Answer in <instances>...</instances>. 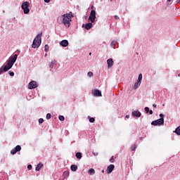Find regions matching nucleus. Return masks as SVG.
Masks as SVG:
<instances>
[{
  "mask_svg": "<svg viewBox=\"0 0 180 180\" xmlns=\"http://www.w3.org/2000/svg\"><path fill=\"white\" fill-rule=\"evenodd\" d=\"M72 18H74V15H72V12L70 11L69 13L59 15L57 18V22L59 25H63L67 29H68V27L71 26Z\"/></svg>",
  "mask_w": 180,
  "mask_h": 180,
  "instance_id": "1",
  "label": "nucleus"
},
{
  "mask_svg": "<svg viewBox=\"0 0 180 180\" xmlns=\"http://www.w3.org/2000/svg\"><path fill=\"white\" fill-rule=\"evenodd\" d=\"M16 60H18V54H15L11 56L8 60L6 65L4 67L2 66L0 68V75L2 74V72H4H4H6V71H9V70H11L12 67H13V65L16 62Z\"/></svg>",
  "mask_w": 180,
  "mask_h": 180,
  "instance_id": "2",
  "label": "nucleus"
},
{
  "mask_svg": "<svg viewBox=\"0 0 180 180\" xmlns=\"http://www.w3.org/2000/svg\"><path fill=\"white\" fill-rule=\"evenodd\" d=\"M41 34H43L41 32L38 34L34 39L32 49H38V47H40V44H41Z\"/></svg>",
  "mask_w": 180,
  "mask_h": 180,
  "instance_id": "3",
  "label": "nucleus"
},
{
  "mask_svg": "<svg viewBox=\"0 0 180 180\" xmlns=\"http://www.w3.org/2000/svg\"><path fill=\"white\" fill-rule=\"evenodd\" d=\"M30 5V4L29 3V1H24L21 6V8L25 15L30 12V10L29 9Z\"/></svg>",
  "mask_w": 180,
  "mask_h": 180,
  "instance_id": "4",
  "label": "nucleus"
},
{
  "mask_svg": "<svg viewBox=\"0 0 180 180\" xmlns=\"http://www.w3.org/2000/svg\"><path fill=\"white\" fill-rule=\"evenodd\" d=\"M95 19H96V11H95V10H91L90 15L89 16V20H91V23H94Z\"/></svg>",
  "mask_w": 180,
  "mask_h": 180,
  "instance_id": "5",
  "label": "nucleus"
},
{
  "mask_svg": "<svg viewBox=\"0 0 180 180\" xmlns=\"http://www.w3.org/2000/svg\"><path fill=\"white\" fill-rule=\"evenodd\" d=\"M152 126H161L164 124V118H160L151 122Z\"/></svg>",
  "mask_w": 180,
  "mask_h": 180,
  "instance_id": "6",
  "label": "nucleus"
},
{
  "mask_svg": "<svg viewBox=\"0 0 180 180\" xmlns=\"http://www.w3.org/2000/svg\"><path fill=\"white\" fill-rule=\"evenodd\" d=\"M38 85H37V82H36V81H31L29 84H28V89H34L36 88H37Z\"/></svg>",
  "mask_w": 180,
  "mask_h": 180,
  "instance_id": "7",
  "label": "nucleus"
},
{
  "mask_svg": "<svg viewBox=\"0 0 180 180\" xmlns=\"http://www.w3.org/2000/svg\"><path fill=\"white\" fill-rule=\"evenodd\" d=\"M20 150H22V147H20V145H18L15 148L11 150V154H12V155H15V154H16L18 151H20Z\"/></svg>",
  "mask_w": 180,
  "mask_h": 180,
  "instance_id": "8",
  "label": "nucleus"
},
{
  "mask_svg": "<svg viewBox=\"0 0 180 180\" xmlns=\"http://www.w3.org/2000/svg\"><path fill=\"white\" fill-rule=\"evenodd\" d=\"M113 169H115V165H110L108 167H107V174H110L112 173V172L113 171Z\"/></svg>",
  "mask_w": 180,
  "mask_h": 180,
  "instance_id": "9",
  "label": "nucleus"
},
{
  "mask_svg": "<svg viewBox=\"0 0 180 180\" xmlns=\"http://www.w3.org/2000/svg\"><path fill=\"white\" fill-rule=\"evenodd\" d=\"M107 64L108 68H112V67H113V64H115V62H113V59L110 58L107 60Z\"/></svg>",
  "mask_w": 180,
  "mask_h": 180,
  "instance_id": "10",
  "label": "nucleus"
},
{
  "mask_svg": "<svg viewBox=\"0 0 180 180\" xmlns=\"http://www.w3.org/2000/svg\"><path fill=\"white\" fill-rule=\"evenodd\" d=\"M92 94L94 95V96H102V92L98 89L93 91Z\"/></svg>",
  "mask_w": 180,
  "mask_h": 180,
  "instance_id": "11",
  "label": "nucleus"
},
{
  "mask_svg": "<svg viewBox=\"0 0 180 180\" xmlns=\"http://www.w3.org/2000/svg\"><path fill=\"white\" fill-rule=\"evenodd\" d=\"M132 115L134 116V117H140L141 116V112L139 110H135L132 112Z\"/></svg>",
  "mask_w": 180,
  "mask_h": 180,
  "instance_id": "12",
  "label": "nucleus"
},
{
  "mask_svg": "<svg viewBox=\"0 0 180 180\" xmlns=\"http://www.w3.org/2000/svg\"><path fill=\"white\" fill-rule=\"evenodd\" d=\"M60 44L62 46V47H67L68 46V41L63 40L60 41Z\"/></svg>",
  "mask_w": 180,
  "mask_h": 180,
  "instance_id": "13",
  "label": "nucleus"
},
{
  "mask_svg": "<svg viewBox=\"0 0 180 180\" xmlns=\"http://www.w3.org/2000/svg\"><path fill=\"white\" fill-rule=\"evenodd\" d=\"M41 168H43V164L39 163V164L37 165V167H36V168H35V170H36V171H40V170L41 169Z\"/></svg>",
  "mask_w": 180,
  "mask_h": 180,
  "instance_id": "14",
  "label": "nucleus"
},
{
  "mask_svg": "<svg viewBox=\"0 0 180 180\" xmlns=\"http://www.w3.org/2000/svg\"><path fill=\"white\" fill-rule=\"evenodd\" d=\"M70 169L71 171H73L74 172H75V171L78 169V167H77V165H72L70 167Z\"/></svg>",
  "mask_w": 180,
  "mask_h": 180,
  "instance_id": "15",
  "label": "nucleus"
},
{
  "mask_svg": "<svg viewBox=\"0 0 180 180\" xmlns=\"http://www.w3.org/2000/svg\"><path fill=\"white\" fill-rule=\"evenodd\" d=\"M91 27H92V23L91 22L87 23L85 25V29L86 30H89V29H91Z\"/></svg>",
  "mask_w": 180,
  "mask_h": 180,
  "instance_id": "16",
  "label": "nucleus"
},
{
  "mask_svg": "<svg viewBox=\"0 0 180 180\" xmlns=\"http://www.w3.org/2000/svg\"><path fill=\"white\" fill-rule=\"evenodd\" d=\"M140 85H141V82L137 81V82H136L134 86V89H137V88H139V86H140Z\"/></svg>",
  "mask_w": 180,
  "mask_h": 180,
  "instance_id": "17",
  "label": "nucleus"
},
{
  "mask_svg": "<svg viewBox=\"0 0 180 180\" xmlns=\"http://www.w3.org/2000/svg\"><path fill=\"white\" fill-rule=\"evenodd\" d=\"M76 158L77 160H81L82 158V153L78 152L76 153Z\"/></svg>",
  "mask_w": 180,
  "mask_h": 180,
  "instance_id": "18",
  "label": "nucleus"
},
{
  "mask_svg": "<svg viewBox=\"0 0 180 180\" xmlns=\"http://www.w3.org/2000/svg\"><path fill=\"white\" fill-rule=\"evenodd\" d=\"M174 133H176L177 136H180V126L178 127L175 131H174Z\"/></svg>",
  "mask_w": 180,
  "mask_h": 180,
  "instance_id": "19",
  "label": "nucleus"
},
{
  "mask_svg": "<svg viewBox=\"0 0 180 180\" xmlns=\"http://www.w3.org/2000/svg\"><path fill=\"white\" fill-rule=\"evenodd\" d=\"M88 174H89V175H92V174H95V169H89V171H88Z\"/></svg>",
  "mask_w": 180,
  "mask_h": 180,
  "instance_id": "20",
  "label": "nucleus"
},
{
  "mask_svg": "<svg viewBox=\"0 0 180 180\" xmlns=\"http://www.w3.org/2000/svg\"><path fill=\"white\" fill-rule=\"evenodd\" d=\"M54 64H56V61H51L49 63V68L53 69V67H54Z\"/></svg>",
  "mask_w": 180,
  "mask_h": 180,
  "instance_id": "21",
  "label": "nucleus"
},
{
  "mask_svg": "<svg viewBox=\"0 0 180 180\" xmlns=\"http://www.w3.org/2000/svg\"><path fill=\"white\" fill-rule=\"evenodd\" d=\"M137 148V145L134 144V146H131V151H134Z\"/></svg>",
  "mask_w": 180,
  "mask_h": 180,
  "instance_id": "22",
  "label": "nucleus"
},
{
  "mask_svg": "<svg viewBox=\"0 0 180 180\" xmlns=\"http://www.w3.org/2000/svg\"><path fill=\"white\" fill-rule=\"evenodd\" d=\"M69 175H70V172H68V171L64 172L63 176L65 178H67V176H68Z\"/></svg>",
  "mask_w": 180,
  "mask_h": 180,
  "instance_id": "23",
  "label": "nucleus"
},
{
  "mask_svg": "<svg viewBox=\"0 0 180 180\" xmlns=\"http://www.w3.org/2000/svg\"><path fill=\"white\" fill-rule=\"evenodd\" d=\"M58 119H59V120H60V122H64V120H65V118L63 115H60L58 117Z\"/></svg>",
  "mask_w": 180,
  "mask_h": 180,
  "instance_id": "24",
  "label": "nucleus"
},
{
  "mask_svg": "<svg viewBox=\"0 0 180 180\" xmlns=\"http://www.w3.org/2000/svg\"><path fill=\"white\" fill-rule=\"evenodd\" d=\"M115 46H116V41H112L110 44V46L115 49Z\"/></svg>",
  "mask_w": 180,
  "mask_h": 180,
  "instance_id": "25",
  "label": "nucleus"
},
{
  "mask_svg": "<svg viewBox=\"0 0 180 180\" xmlns=\"http://www.w3.org/2000/svg\"><path fill=\"white\" fill-rule=\"evenodd\" d=\"M143 79V75L139 74V77H138V81L141 82V80Z\"/></svg>",
  "mask_w": 180,
  "mask_h": 180,
  "instance_id": "26",
  "label": "nucleus"
},
{
  "mask_svg": "<svg viewBox=\"0 0 180 180\" xmlns=\"http://www.w3.org/2000/svg\"><path fill=\"white\" fill-rule=\"evenodd\" d=\"M49 46L47 44L45 45L44 50H45L46 53L49 52Z\"/></svg>",
  "mask_w": 180,
  "mask_h": 180,
  "instance_id": "27",
  "label": "nucleus"
},
{
  "mask_svg": "<svg viewBox=\"0 0 180 180\" xmlns=\"http://www.w3.org/2000/svg\"><path fill=\"white\" fill-rule=\"evenodd\" d=\"M89 122H90V123H94L95 122V118L89 117Z\"/></svg>",
  "mask_w": 180,
  "mask_h": 180,
  "instance_id": "28",
  "label": "nucleus"
},
{
  "mask_svg": "<svg viewBox=\"0 0 180 180\" xmlns=\"http://www.w3.org/2000/svg\"><path fill=\"white\" fill-rule=\"evenodd\" d=\"M46 119H48V120L51 119V114H50V113L46 114Z\"/></svg>",
  "mask_w": 180,
  "mask_h": 180,
  "instance_id": "29",
  "label": "nucleus"
},
{
  "mask_svg": "<svg viewBox=\"0 0 180 180\" xmlns=\"http://www.w3.org/2000/svg\"><path fill=\"white\" fill-rule=\"evenodd\" d=\"M87 75H88V77H93L94 76V73L92 72H89L87 73Z\"/></svg>",
  "mask_w": 180,
  "mask_h": 180,
  "instance_id": "30",
  "label": "nucleus"
},
{
  "mask_svg": "<svg viewBox=\"0 0 180 180\" xmlns=\"http://www.w3.org/2000/svg\"><path fill=\"white\" fill-rule=\"evenodd\" d=\"M145 112H146V113H149V112H150V108H149L148 107H146V108H145Z\"/></svg>",
  "mask_w": 180,
  "mask_h": 180,
  "instance_id": "31",
  "label": "nucleus"
},
{
  "mask_svg": "<svg viewBox=\"0 0 180 180\" xmlns=\"http://www.w3.org/2000/svg\"><path fill=\"white\" fill-rule=\"evenodd\" d=\"M110 162L112 163L115 162V158L113 156H112L111 158L110 159Z\"/></svg>",
  "mask_w": 180,
  "mask_h": 180,
  "instance_id": "32",
  "label": "nucleus"
},
{
  "mask_svg": "<svg viewBox=\"0 0 180 180\" xmlns=\"http://www.w3.org/2000/svg\"><path fill=\"white\" fill-rule=\"evenodd\" d=\"M8 74L11 77H13V75H15V73L13 72H11V71L8 72Z\"/></svg>",
  "mask_w": 180,
  "mask_h": 180,
  "instance_id": "33",
  "label": "nucleus"
},
{
  "mask_svg": "<svg viewBox=\"0 0 180 180\" xmlns=\"http://www.w3.org/2000/svg\"><path fill=\"white\" fill-rule=\"evenodd\" d=\"M43 122H44V120H43V118H40V119L39 120V124L43 123Z\"/></svg>",
  "mask_w": 180,
  "mask_h": 180,
  "instance_id": "34",
  "label": "nucleus"
},
{
  "mask_svg": "<svg viewBox=\"0 0 180 180\" xmlns=\"http://www.w3.org/2000/svg\"><path fill=\"white\" fill-rule=\"evenodd\" d=\"M27 169H29V171H30V169H32V165H28Z\"/></svg>",
  "mask_w": 180,
  "mask_h": 180,
  "instance_id": "35",
  "label": "nucleus"
},
{
  "mask_svg": "<svg viewBox=\"0 0 180 180\" xmlns=\"http://www.w3.org/2000/svg\"><path fill=\"white\" fill-rule=\"evenodd\" d=\"M160 119H164V115L163 114H160Z\"/></svg>",
  "mask_w": 180,
  "mask_h": 180,
  "instance_id": "36",
  "label": "nucleus"
},
{
  "mask_svg": "<svg viewBox=\"0 0 180 180\" xmlns=\"http://www.w3.org/2000/svg\"><path fill=\"white\" fill-rule=\"evenodd\" d=\"M93 155H94L96 157V155H98V153L97 152H93Z\"/></svg>",
  "mask_w": 180,
  "mask_h": 180,
  "instance_id": "37",
  "label": "nucleus"
},
{
  "mask_svg": "<svg viewBox=\"0 0 180 180\" xmlns=\"http://www.w3.org/2000/svg\"><path fill=\"white\" fill-rule=\"evenodd\" d=\"M115 19H116L117 20H118V19H120V18H119V16L115 15Z\"/></svg>",
  "mask_w": 180,
  "mask_h": 180,
  "instance_id": "38",
  "label": "nucleus"
},
{
  "mask_svg": "<svg viewBox=\"0 0 180 180\" xmlns=\"http://www.w3.org/2000/svg\"><path fill=\"white\" fill-rule=\"evenodd\" d=\"M44 2H46V4H49V2H50V0H44Z\"/></svg>",
  "mask_w": 180,
  "mask_h": 180,
  "instance_id": "39",
  "label": "nucleus"
},
{
  "mask_svg": "<svg viewBox=\"0 0 180 180\" xmlns=\"http://www.w3.org/2000/svg\"><path fill=\"white\" fill-rule=\"evenodd\" d=\"M149 114H150V115H153V111H152V110H149Z\"/></svg>",
  "mask_w": 180,
  "mask_h": 180,
  "instance_id": "40",
  "label": "nucleus"
},
{
  "mask_svg": "<svg viewBox=\"0 0 180 180\" xmlns=\"http://www.w3.org/2000/svg\"><path fill=\"white\" fill-rule=\"evenodd\" d=\"M153 108H157V104H153Z\"/></svg>",
  "mask_w": 180,
  "mask_h": 180,
  "instance_id": "41",
  "label": "nucleus"
},
{
  "mask_svg": "<svg viewBox=\"0 0 180 180\" xmlns=\"http://www.w3.org/2000/svg\"><path fill=\"white\" fill-rule=\"evenodd\" d=\"M91 9H92V11H94V6H91Z\"/></svg>",
  "mask_w": 180,
  "mask_h": 180,
  "instance_id": "42",
  "label": "nucleus"
},
{
  "mask_svg": "<svg viewBox=\"0 0 180 180\" xmlns=\"http://www.w3.org/2000/svg\"><path fill=\"white\" fill-rule=\"evenodd\" d=\"M126 117H127V119H129V115H126Z\"/></svg>",
  "mask_w": 180,
  "mask_h": 180,
  "instance_id": "43",
  "label": "nucleus"
},
{
  "mask_svg": "<svg viewBox=\"0 0 180 180\" xmlns=\"http://www.w3.org/2000/svg\"><path fill=\"white\" fill-rule=\"evenodd\" d=\"M139 139H140V140H143V137H140Z\"/></svg>",
  "mask_w": 180,
  "mask_h": 180,
  "instance_id": "44",
  "label": "nucleus"
},
{
  "mask_svg": "<svg viewBox=\"0 0 180 180\" xmlns=\"http://www.w3.org/2000/svg\"><path fill=\"white\" fill-rule=\"evenodd\" d=\"M167 2H171V0H167Z\"/></svg>",
  "mask_w": 180,
  "mask_h": 180,
  "instance_id": "45",
  "label": "nucleus"
},
{
  "mask_svg": "<svg viewBox=\"0 0 180 180\" xmlns=\"http://www.w3.org/2000/svg\"><path fill=\"white\" fill-rule=\"evenodd\" d=\"M92 55V53H89V56H91Z\"/></svg>",
  "mask_w": 180,
  "mask_h": 180,
  "instance_id": "46",
  "label": "nucleus"
},
{
  "mask_svg": "<svg viewBox=\"0 0 180 180\" xmlns=\"http://www.w3.org/2000/svg\"><path fill=\"white\" fill-rule=\"evenodd\" d=\"M46 56H47V53L45 54V57H46Z\"/></svg>",
  "mask_w": 180,
  "mask_h": 180,
  "instance_id": "47",
  "label": "nucleus"
},
{
  "mask_svg": "<svg viewBox=\"0 0 180 180\" xmlns=\"http://www.w3.org/2000/svg\"><path fill=\"white\" fill-rule=\"evenodd\" d=\"M102 172H105V171L103 170Z\"/></svg>",
  "mask_w": 180,
  "mask_h": 180,
  "instance_id": "48",
  "label": "nucleus"
},
{
  "mask_svg": "<svg viewBox=\"0 0 180 180\" xmlns=\"http://www.w3.org/2000/svg\"><path fill=\"white\" fill-rule=\"evenodd\" d=\"M179 77H180V74H179Z\"/></svg>",
  "mask_w": 180,
  "mask_h": 180,
  "instance_id": "49",
  "label": "nucleus"
},
{
  "mask_svg": "<svg viewBox=\"0 0 180 180\" xmlns=\"http://www.w3.org/2000/svg\"><path fill=\"white\" fill-rule=\"evenodd\" d=\"M179 2H180V0H179Z\"/></svg>",
  "mask_w": 180,
  "mask_h": 180,
  "instance_id": "50",
  "label": "nucleus"
}]
</instances>
